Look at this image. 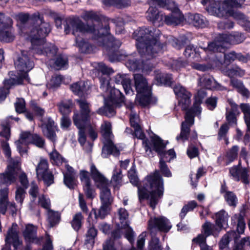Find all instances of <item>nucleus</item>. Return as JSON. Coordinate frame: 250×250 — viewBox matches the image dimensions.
Here are the masks:
<instances>
[{"label":"nucleus","instance_id":"f03ea898","mask_svg":"<svg viewBox=\"0 0 250 250\" xmlns=\"http://www.w3.org/2000/svg\"><path fill=\"white\" fill-rule=\"evenodd\" d=\"M18 18L22 23L28 21L33 23V25L30 28L28 36L32 44V50L35 53L46 54L51 57L57 53L56 46L45 42L44 37L50 32V25L49 23L43 21L42 18L39 14H35L30 17L27 13H20Z\"/></svg>","mask_w":250,"mask_h":250},{"label":"nucleus","instance_id":"f3484780","mask_svg":"<svg viewBox=\"0 0 250 250\" xmlns=\"http://www.w3.org/2000/svg\"><path fill=\"white\" fill-rule=\"evenodd\" d=\"M151 151H155L161 157L160 160L163 161L170 162L171 160L176 157L175 153L173 149H170L167 151H165L166 145L163 141L157 136H154L151 139ZM152 153L150 154H151Z\"/></svg>","mask_w":250,"mask_h":250},{"label":"nucleus","instance_id":"6e6552de","mask_svg":"<svg viewBox=\"0 0 250 250\" xmlns=\"http://www.w3.org/2000/svg\"><path fill=\"white\" fill-rule=\"evenodd\" d=\"M245 39L243 34L239 32L232 34H224L219 35L215 40L209 43L206 51H222L231 44H237L242 42Z\"/></svg>","mask_w":250,"mask_h":250},{"label":"nucleus","instance_id":"6e6d98bb","mask_svg":"<svg viewBox=\"0 0 250 250\" xmlns=\"http://www.w3.org/2000/svg\"><path fill=\"white\" fill-rule=\"evenodd\" d=\"M67 64V59L64 56H59L54 62L53 67L57 69L64 68Z\"/></svg>","mask_w":250,"mask_h":250},{"label":"nucleus","instance_id":"864d4df0","mask_svg":"<svg viewBox=\"0 0 250 250\" xmlns=\"http://www.w3.org/2000/svg\"><path fill=\"white\" fill-rule=\"evenodd\" d=\"M231 219L234 222L237 220V231L239 233H243L245 229V223L243 218L239 215L235 214L232 217Z\"/></svg>","mask_w":250,"mask_h":250},{"label":"nucleus","instance_id":"ea45409f","mask_svg":"<svg viewBox=\"0 0 250 250\" xmlns=\"http://www.w3.org/2000/svg\"><path fill=\"white\" fill-rule=\"evenodd\" d=\"M10 26L0 28V40L1 42H9L14 40V36L9 28Z\"/></svg>","mask_w":250,"mask_h":250},{"label":"nucleus","instance_id":"aec40b11","mask_svg":"<svg viewBox=\"0 0 250 250\" xmlns=\"http://www.w3.org/2000/svg\"><path fill=\"white\" fill-rule=\"evenodd\" d=\"M171 228L169 220L164 216L151 217L148 222V229L151 234L158 230L167 232Z\"/></svg>","mask_w":250,"mask_h":250},{"label":"nucleus","instance_id":"20e7f679","mask_svg":"<svg viewBox=\"0 0 250 250\" xmlns=\"http://www.w3.org/2000/svg\"><path fill=\"white\" fill-rule=\"evenodd\" d=\"M28 52H21V56L15 62V67L18 72L17 79L11 78L4 82V87L0 89V101H3L8 93L9 89L12 86L21 84L24 80L29 82L27 73L34 67V63L27 57Z\"/></svg>","mask_w":250,"mask_h":250},{"label":"nucleus","instance_id":"72a5a7b5","mask_svg":"<svg viewBox=\"0 0 250 250\" xmlns=\"http://www.w3.org/2000/svg\"><path fill=\"white\" fill-rule=\"evenodd\" d=\"M74 123L79 130L78 141L82 146H83L86 142V138L85 127L88 126V124L81 123L77 115L74 117Z\"/></svg>","mask_w":250,"mask_h":250},{"label":"nucleus","instance_id":"423d86ee","mask_svg":"<svg viewBox=\"0 0 250 250\" xmlns=\"http://www.w3.org/2000/svg\"><path fill=\"white\" fill-rule=\"evenodd\" d=\"M64 31L66 34L72 32V34L76 37V44L82 52H87L89 44L83 39H80L79 37L86 32L94 33L96 34L95 27H89L88 25H84L79 18H73L68 20L65 26Z\"/></svg>","mask_w":250,"mask_h":250},{"label":"nucleus","instance_id":"bb28decb","mask_svg":"<svg viewBox=\"0 0 250 250\" xmlns=\"http://www.w3.org/2000/svg\"><path fill=\"white\" fill-rule=\"evenodd\" d=\"M229 173L235 181L242 180L244 184H249L250 176L246 168L235 166L229 169Z\"/></svg>","mask_w":250,"mask_h":250},{"label":"nucleus","instance_id":"79ce46f5","mask_svg":"<svg viewBox=\"0 0 250 250\" xmlns=\"http://www.w3.org/2000/svg\"><path fill=\"white\" fill-rule=\"evenodd\" d=\"M233 17L238 21V23L246 31L250 32V21L247 20L244 15L240 12H237L233 14Z\"/></svg>","mask_w":250,"mask_h":250},{"label":"nucleus","instance_id":"b1692460","mask_svg":"<svg viewBox=\"0 0 250 250\" xmlns=\"http://www.w3.org/2000/svg\"><path fill=\"white\" fill-rule=\"evenodd\" d=\"M158 0H148V3L150 6L146 12L147 19L152 22L156 26H160L164 19V15L162 12H159L156 7L153 6L155 3L158 5Z\"/></svg>","mask_w":250,"mask_h":250},{"label":"nucleus","instance_id":"603ef678","mask_svg":"<svg viewBox=\"0 0 250 250\" xmlns=\"http://www.w3.org/2000/svg\"><path fill=\"white\" fill-rule=\"evenodd\" d=\"M240 107L244 113V118L247 128H250V105L243 104H241Z\"/></svg>","mask_w":250,"mask_h":250},{"label":"nucleus","instance_id":"bf43d9fd","mask_svg":"<svg viewBox=\"0 0 250 250\" xmlns=\"http://www.w3.org/2000/svg\"><path fill=\"white\" fill-rule=\"evenodd\" d=\"M148 250H162V246L160 242L159 239L153 237L148 244Z\"/></svg>","mask_w":250,"mask_h":250},{"label":"nucleus","instance_id":"774afa93","mask_svg":"<svg viewBox=\"0 0 250 250\" xmlns=\"http://www.w3.org/2000/svg\"><path fill=\"white\" fill-rule=\"evenodd\" d=\"M160 169L164 176L167 177H171L172 174L167 166L166 164L165 161L160 160Z\"/></svg>","mask_w":250,"mask_h":250},{"label":"nucleus","instance_id":"a878e982","mask_svg":"<svg viewBox=\"0 0 250 250\" xmlns=\"http://www.w3.org/2000/svg\"><path fill=\"white\" fill-rule=\"evenodd\" d=\"M77 102L79 104L81 113H75L73 118L75 115H77L81 123L88 124V121H90V117L93 114V113L90 114V104L84 100H78Z\"/></svg>","mask_w":250,"mask_h":250},{"label":"nucleus","instance_id":"09e8293b","mask_svg":"<svg viewBox=\"0 0 250 250\" xmlns=\"http://www.w3.org/2000/svg\"><path fill=\"white\" fill-rule=\"evenodd\" d=\"M110 205L108 204H102L100 208L96 210L93 209L96 218H104L109 212Z\"/></svg>","mask_w":250,"mask_h":250},{"label":"nucleus","instance_id":"f704fd0d","mask_svg":"<svg viewBox=\"0 0 250 250\" xmlns=\"http://www.w3.org/2000/svg\"><path fill=\"white\" fill-rule=\"evenodd\" d=\"M188 22L196 27H203L206 25V19L203 16L198 14H188L185 18Z\"/></svg>","mask_w":250,"mask_h":250},{"label":"nucleus","instance_id":"e433bc0d","mask_svg":"<svg viewBox=\"0 0 250 250\" xmlns=\"http://www.w3.org/2000/svg\"><path fill=\"white\" fill-rule=\"evenodd\" d=\"M155 102V100H154L151 97V91H149V93L148 94L142 92L137 95L136 103L142 107L147 106L148 104H153Z\"/></svg>","mask_w":250,"mask_h":250},{"label":"nucleus","instance_id":"412c9836","mask_svg":"<svg viewBox=\"0 0 250 250\" xmlns=\"http://www.w3.org/2000/svg\"><path fill=\"white\" fill-rule=\"evenodd\" d=\"M173 91L178 100L179 105L183 110H187L191 104V94L180 84L175 85Z\"/></svg>","mask_w":250,"mask_h":250},{"label":"nucleus","instance_id":"7c9ffc66","mask_svg":"<svg viewBox=\"0 0 250 250\" xmlns=\"http://www.w3.org/2000/svg\"><path fill=\"white\" fill-rule=\"evenodd\" d=\"M135 86L137 94L140 93H146V94L149 93L151 91L150 86L148 85L146 80L143 75L136 74L134 75Z\"/></svg>","mask_w":250,"mask_h":250},{"label":"nucleus","instance_id":"680f3d73","mask_svg":"<svg viewBox=\"0 0 250 250\" xmlns=\"http://www.w3.org/2000/svg\"><path fill=\"white\" fill-rule=\"evenodd\" d=\"M39 204L47 210L50 209V201L46 196L42 194L39 196Z\"/></svg>","mask_w":250,"mask_h":250},{"label":"nucleus","instance_id":"0e129e2a","mask_svg":"<svg viewBox=\"0 0 250 250\" xmlns=\"http://www.w3.org/2000/svg\"><path fill=\"white\" fill-rule=\"evenodd\" d=\"M49 155L51 160L57 165L62 164L63 161V158L55 149L50 153Z\"/></svg>","mask_w":250,"mask_h":250},{"label":"nucleus","instance_id":"1a4fd4ad","mask_svg":"<svg viewBox=\"0 0 250 250\" xmlns=\"http://www.w3.org/2000/svg\"><path fill=\"white\" fill-rule=\"evenodd\" d=\"M101 132L104 144L102 149L103 157H106L108 154H112L114 156L119 155V150L114 146L113 142V135L112 133L111 123L104 121L101 125Z\"/></svg>","mask_w":250,"mask_h":250},{"label":"nucleus","instance_id":"c85d7f7f","mask_svg":"<svg viewBox=\"0 0 250 250\" xmlns=\"http://www.w3.org/2000/svg\"><path fill=\"white\" fill-rule=\"evenodd\" d=\"M80 179L87 198L92 199L95 196L96 193L91 187L88 172L86 171H81L80 172Z\"/></svg>","mask_w":250,"mask_h":250},{"label":"nucleus","instance_id":"4d7b16f0","mask_svg":"<svg viewBox=\"0 0 250 250\" xmlns=\"http://www.w3.org/2000/svg\"><path fill=\"white\" fill-rule=\"evenodd\" d=\"M238 150V146H234L228 151L226 155V158L229 161V162L227 163V165H228L229 163L232 162L237 158Z\"/></svg>","mask_w":250,"mask_h":250},{"label":"nucleus","instance_id":"6ab92c4d","mask_svg":"<svg viewBox=\"0 0 250 250\" xmlns=\"http://www.w3.org/2000/svg\"><path fill=\"white\" fill-rule=\"evenodd\" d=\"M208 49L207 48H204L202 49L203 50V51L208 54H211L212 53H216L215 54V60H214V62H215L214 65L216 67H221L222 65H224V66H227L232 61H234L236 58H238L239 59H240V55H236L234 52H230L228 54H224L222 53L224 52L225 49L224 50H222V51H206Z\"/></svg>","mask_w":250,"mask_h":250},{"label":"nucleus","instance_id":"7ed1b4c3","mask_svg":"<svg viewBox=\"0 0 250 250\" xmlns=\"http://www.w3.org/2000/svg\"><path fill=\"white\" fill-rule=\"evenodd\" d=\"M163 180L159 171H156L146 177L142 188L138 187V196L140 201L149 198L150 205L155 208L159 199L163 195Z\"/></svg>","mask_w":250,"mask_h":250},{"label":"nucleus","instance_id":"cd10ccee","mask_svg":"<svg viewBox=\"0 0 250 250\" xmlns=\"http://www.w3.org/2000/svg\"><path fill=\"white\" fill-rule=\"evenodd\" d=\"M43 133L49 140L54 144L56 141V131L57 130L55 123L50 118L42 125Z\"/></svg>","mask_w":250,"mask_h":250},{"label":"nucleus","instance_id":"ddd939ff","mask_svg":"<svg viewBox=\"0 0 250 250\" xmlns=\"http://www.w3.org/2000/svg\"><path fill=\"white\" fill-rule=\"evenodd\" d=\"M90 171L97 187L101 190L100 198L102 204L111 205L113 200L110 191L108 188L107 180L99 172L93 165L91 166Z\"/></svg>","mask_w":250,"mask_h":250},{"label":"nucleus","instance_id":"5701e85b","mask_svg":"<svg viewBox=\"0 0 250 250\" xmlns=\"http://www.w3.org/2000/svg\"><path fill=\"white\" fill-rule=\"evenodd\" d=\"M38 228L31 224L25 225L24 229L22 231V235L27 243H34L41 245L42 243L43 237H38Z\"/></svg>","mask_w":250,"mask_h":250},{"label":"nucleus","instance_id":"13d9d810","mask_svg":"<svg viewBox=\"0 0 250 250\" xmlns=\"http://www.w3.org/2000/svg\"><path fill=\"white\" fill-rule=\"evenodd\" d=\"M82 17L85 21H99L101 20L100 17L93 11H85L83 14Z\"/></svg>","mask_w":250,"mask_h":250},{"label":"nucleus","instance_id":"e2e57ef3","mask_svg":"<svg viewBox=\"0 0 250 250\" xmlns=\"http://www.w3.org/2000/svg\"><path fill=\"white\" fill-rule=\"evenodd\" d=\"M95 66L96 69L102 72L103 74H110L113 72L112 68L107 67L104 63H95Z\"/></svg>","mask_w":250,"mask_h":250},{"label":"nucleus","instance_id":"a19ab883","mask_svg":"<svg viewBox=\"0 0 250 250\" xmlns=\"http://www.w3.org/2000/svg\"><path fill=\"white\" fill-rule=\"evenodd\" d=\"M184 55L186 57H192L193 59H196V61H199L200 59L202 58L200 55V52L195 46L191 44L186 46Z\"/></svg>","mask_w":250,"mask_h":250},{"label":"nucleus","instance_id":"dca6fc26","mask_svg":"<svg viewBox=\"0 0 250 250\" xmlns=\"http://www.w3.org/2000/svg\"><path fill=\"white\" fill-rule=\"evenodd\" d=\"M109 27L105 25L104 28L97 29L98 44L99 45H105L108 48L118 49L121 45L119 40H115L109 33Z\"/></svg>","mask_w":250,"mask_h":250},{"label":"nucleus","instance_id":"37998d69","mask_svg":"<svg viewBox=\"0 0 250 250\" xmlns=\"http://www.w3.org/2000/svg\"><path fill=\"white\" fill-rule=\"evenodd\" d=\"M47 212V221L50 227L57 225L60 220L61 215L58 211L49 209Z\"/></svg>","mask_w":250,"mask_h":250},{"label":"nucleus","instance_id":"5fc2aeb1","mask_svg":"<svg viewBox=\"0 0 250 250\" xmlns=\"http://www.w3.org/2000/svg\"><path fill=\"white\" fill-rule=\"evenodd\" d=\"M64 184L70 189H73L77 185V176L64 175Z\"/></svg>","mask_w":250,"mask_h":250},{"label":"nucleus","instance_id":"58836bf2","mask_svg":"<svg viewBox=\"0 0 250 250\" xmlns=\"http://www.w3.org/2000/svg\"><path fill=\"white\" fill-rule=\"evenodd\" d=\"M221 192V193H224V198L229 206H236L237 203V199L234 193L226 191V187L225 186H222Z\"/></svg>","mask_w":250,"mask_h":250},{"label":"nucleus","instance_id":"69168bd1","mask_svg":"<svg viewBox=\"0 0 250 250\" xmlns=\"http://www.w3.org/2000/svg\"><path fill=\"white\" fill-rule=\"evenodd\" d=\"M15 109L17 112L23 113L25 110V101L22 98H18L15 104Z\"/></svg>","mask_w":250,"mask_h":250},{"label":"nucleus","instance_id":"de8ad7c7","mask_svg":"<svg viewBox=\"0 0 250 250\" xmlns=\"http://www.w3.org/2000/svg\"><path fill=\"white\" fill-rule=\"evenodd\" d=\"M60 112L62 116H65L71 112L73 106L70 100L63 101L58 104Z\"/></svg>","mask_w":250,"mask_h":250},{"label":"nucleus","instance_id":"39448f33","mask_svg":"<svg viewBox=\"0 0 250 250\" xmlns=\"http://www.w3.org/2000/svg\"><path fill=\"white\" fill-rule=\"evenodd\" d=\"M109 77L100 78L101 88L105 91V103L104 107L98 110L100 114L110 117L115 114V107L124 102V97L120 91L110 85Z\"/></svg>","mask_w":250,"mask_h":250},{"label":"nucleus","instance_id":"4468645a","mask_svg":"<svg viewBox=\"0 0 250 250\" xmlns=\"http://www.w3.org/2000/svg\"><path fill=\"white\" fill-rule=\"evenodd\" d=\"M33 143L39 147H42L44 140L37 134H32L28 131L22 132L20 138L15 142L17 149L21 155L26 153V146Z\"/></svg>","mask_w":250,"mask_h":250},{"label":"nucleus","instance_id":"052dcab7","mask_svg":"<svg viewBox=\"0 0 250 250\" xmlns=\"http://www.w3.org/2000/svg\"><path fill=\"white\" fill-rule=\"evenodd\" d=\"M83 219V217L81 213H78L74 215L71 222V225L75 230H78L80 229L82 225V220Z\"/></svg>","mask_w":250,"mask_h":250},{"label":"nucleus","instance_id":"a211bd4d","mask_svg":"<svg viewBox=\"0 0 250 250\" xmlns=\"http://www.w3.org/2000/svg\"><path fill=\"white\" fill-rule=\"evenodd\" d=\"M245 0H225L222 3L220 1H215L218 5L215 6V9L219 12L221 16L214 15L217 17L233 16V14L237 12H234L233 8L241 6Z\"/></svg>","mask_w":250,"mask_h":250},{"label":"nucleus","instance_id":"9d476101","mask_svg":"<svg viewBox=\"0 0 250 250\" xmlns=\"http://www.w3.org/2000/svg\"><path fill=\"white\" fill-rule=\"evenodd\" d=\"M229 215L224 210H221L215 214V224L206 222L203 225V232L207 236L212 235L216 237L219 232L226 229L228 226Z\"/></svg>","mask_w":250,"mask_h":250},{"label":"nucleus","instance_id":"0eeeda50","mask_svg":"<svg viewBox=\"0 0 250 250\" xmlns=\"http://www.w3.org/2000/svg\"><path fill=\"white\" fill-rule=\"evenodd\" d=\"M206 96L204 90L199 91L195 97V102L193 107L188 110L185 115V121L181 125V130L179 136L176 137V140H182L184 141L188 140L190 126L194 124V117L199 116L201 113V108L200 106L202 100Z\"/></svg>","mask_w":250,"mask_h":250},{"label":"nucleus","instance_id":"f257e3e1","mask_svg":"<svg viewBox=\"0 0 250 250\" xmlns=\"http://www.w3.org/2000/svg\"><path fill=\"white\" fill-rule=\"evenodd\" d=\"M160 31L156 29L142 27L134 32L133 36L136 41V46L142 58L141 64L134 56L129 57L125 65L130 70H141L147 73L152 70L153 65L147 61L162 54L164 46L159 42Z\"/></svg>","mask_w":250,"mask_h":250},{"label":"nucleus","instance_id":"338daca9","mask_svg":"<svg viewBox=\"0 0 250 250\" xmlns=\"http://www.w3.org/2000/svg\"><path fill=\"white\" fill-rule=\"evenodd\" d=\"M202 233L203 234H199L196 238L193 239V242L194 243H196L199 245L201 248L203 246H205L206 244V238L208 237L203 232V229H202Z\"/></svg>","mask_w":250,"mask_h":250},{"label":"nucleus","instance_id":"c03bdc74","mask_svg":"<svg viewBox=\"0 0 250 250\" xmlns=\"http://www.w3.org/2000/svg\"><path fill=\"white\" fill-rule=\"evenodd\" d=\"M103 2L106 6L113 5L119 8H125L130 4L129 0H103Z\"/></svg>","mask_w":250,"mask_h":250},{"label":"nucleus","instance_id":"2eb2a0df","mask_svg":"<svg viewBox=\"0 0 250 250\" xmlns=\"http://www.w3.org/2000/svg\"><path fill=\"white\" fill-rule=\"evenodd\" d=\"M20 168V159H15L10 158L8 161L7 168L4 173L0 174V186H6L11 184L16 181L17 170Z\"/></svg>","mask_w":250,"mask_h":250},{"label":"nucleus","instance_id":"a18cd8bd","mask_svg":"<svg viewBox=\"0 0 250 250\" xmlns=\"http://www.w3.org/2000/svg\"><path fill=\"white\" fill-rule=\"evenodd\" d=\"M122 174L120 168H115L113 171L111 184L114 188H118L122 184Z\"/></svg>","mask_w":250,"mask_h":250},{"label":"nucleus","instance_id":"f8f14e48","mask_svg":"<svg viewBox=\"0 0 250 250\" xmlns=\"http://www.w3.org/2000/svg\"><path fill=\"white\" fill-rule=\"evenodd\" d=\"M158 5L171 11V13L165 16V22L168 25L176 26L182 23L185 20L184 15L176 4L170 0H158Z\"/></svg>","mask_w":250,"mask_h":250},{"label":"nucleus","instance_id":"9b49d317","mask_svg":"<svg viewBox=\"0 0 250 250\" xmlns=\"http://www.w3.org/2000/svg\"><path fill=\"white\" fill-rule=\"evenodd\" d=\"M119 222H117L118 229L112 232V237L114 238H119L123 233H125V238L130 242L133 241L134 232L128 224V213L124 208H120L118 212Z\"/></svg>","mask_w":250,"mask_h":250},{"label":"nucleus","instance_id":"2f4dec72","mask_svg":"<svg viewBox=\"0 0 250 250\" xmlns=\"http://www.w3.org/2000/svg\"><path fill=\"white\" fill-rule=\"evenodd\" d=\"M114 80L117 84L122 85L126 94L133 93L131 88V80L128 75L125 74H118L115 76Z\"/></svg>","mask_w":250,"mask_h":250},{"label":"nucleus","instance_id":"3c124183","mask_svg":"<svg viewBox=\"0 0 250 250\" xmlns=\"http://www.w3.org/2000/svg\"><path fill=\"white\" fill-rule=\"evenodd\" d=\"M231 84L233 86L237 88L239 92L241 93L243 95L249 97L250 95L249 92L247 89L244 87L242 83L235 79L231 80Z\"/></svg>","mask_w":250,"mask_h":250},{"label":"nucleus","instance_id":"393cba45","mask_svg":"<svg viewBox=\"0 0 250 250\" xmlns=\"http://www.w3.org/2000/svg\"><path fill=\"white\" fill-rule=\"evenodd\" d=\"M5 241V246L10 247V245L12 244L15 249H18L22 245V241L19 238L16 224H13L11 228L8 229Z\"/></svg>","mask_w":250,"mask_h":250},{"label":"nucleus","instance_id":"c9c22d12","mask_svg":"<svg viewBox=\"0 0 250 250\" xmlns=\"http://www.w3.org/2000/svg\"><path fill=\"white\" fill-rule=\"evenodd\" d=\"M89 87L88 81H80L72 84L70 86V88L75 94L82 96L87 92Z\"/></svg>","mask_w":250,"mask_h":250},{"label":"nucleus","instance_id":"49530a36","mask_svg":"<svg viewBox=\"0 0 250 250\" xmlns=\"http://www.w3.org/2000/svg\"><path fill=\"white\" fill-rule=\"evenodd\" d=\"M201 2L206 6V9L210 15H221L219 12L215 9V6L218 5V4L214 0H202Z\"/></svg>","mask_w":250,"mask_h":250},{"label":"nucleus","instance_id":"473e14b6","mask_svg":"<svg viewBox=\"0 0 250 250\" xmlns=\"http://www.w3.org/2000/svg\"><path fill=\"white\" fill-rule=\"evenodd\" d=\"M199 83L202 86L207 89L219 90L225 89L224 87L218 83L212 77L209 76H206L200 78Z\"/></svg>","mask_w":250,"mask_h":250},{"label":"nucleus","instance_id":"8fccbe9b","mask_svg":"<svg viewBox=\"0 0 250 250\" xmlns=\"http://www.w3.org/2000/svg\"><path fill=\"white\" fill-rule=\"evenodd\" d=\"M63 77L59 74H55L52 77L50 81L47 83V87L51 88H55L59 86L62 82Z\"/></svg>","mask_w":250,"mask_h":250},{"label":"nucleus","instance_id":"4be33fe9","mask_svg":"<svg viewBox=\"0 0 250 250\" xmlns=\"http://www.w3.org/2000/svg\"><path fill=\"white\" fill-rule=\"evenodd\" d=\"M36 169L38 179L42 180L47 186L53 183V175L48 170V163L46 160L41 159Z\"/></svg>","mask_w":250,"mask_h":250},{"label":"nucleus","instance_id":"c756f323","mask_svg":"<svg viewBox=\"0 0 250 250\" xmlns=\"http://www.w3.org/2000/svg\"><path fill=\"white\" fill-rule=\"evenodd\" d=\"M133 119V118H132L131 119V125L134 128V133L135 136L140 139L143 140V144L145 147L146 153H147V155L150 156V154L151 153L152 142L151 141L150 143H148L147 140L145 139V134L142 131L140 125H138L136 122L134 123ZM155 135L152 136L151 137V139Z\"/></svg>","mask_w":250,"mask_h":250},{"label":"nucleus","instance_id":"4c0bfd02","mask_svg":"<svg viewBox=\"0 0 250 250\" xmlns=\"http://www.w3.org/2000/svg\"><path fill=\"white\" fill-rule=\"evenodd\" d=\"M229 104L231 106L230 110L227 108L226 118L230 125H235L236 124V113L237 111V105L231 100H229Z\"/></svg>","mask_w":250,"mask_h":250}]
</instances>
